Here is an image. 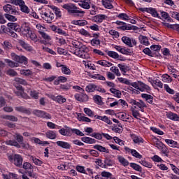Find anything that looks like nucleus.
<instances>
[{
    "label": "nucleus",
    "instance_id": "obj_48",
    "mask_svg": "<svg viewBox=\"0 0 179 179\" xmlns=\"http://www.w3.org/2000/svg\"><path fill=\"white\" fill-rule=\"evenodd\" d=\"M55 101H57L59 104H64V103L66 102V99L62 95H58L55 98Z\"/></svg>",
    "mask_w": 179,
    "mask_h": 179
},
{
    "label": "nucleus",
    "instance_id": "obj_14",
    "mask_svg": "<svg viewBox=\"0 0 179 179\" xmlns=\"http://www.w3.org/2000/svg\"><path fill=\"white\" fill-rule=\"evenodd\" d=\"M124 150L127 153H131V155L134 157H136V159H142V155H141L136 150L131 149L128 147H124Z\"/></svg>",
    "mask_w": 179,
    "mask_h": 179
},
{
    "label": "nucleus",
    "instance_id": "obj_21",
    "mask_svg": "<svg viewBox=\"0 0 179 179\" xmlns=\"http://www.w3.org/2000/svg\"><path fill=\"white\" fill-rule=\"evenodd\" d=\"M102 5L106 8V9H113L114 6L113 5V2L114 0H102Z\"/></svg>",
    "mask_w": 179,
    "mask_h": 179
},
{
    "label": "nucleus",
    "instance_id": "obj_1",
    "mask_svg": "<svg viewBox=\"0 0 179 179\" xmlns=\"http://www.w3.org/2000/svg\"><path fill=\"white\" fill-rule=\"evenodd\" d=\"M117 80L120 83H124V85L132 86V87L129 88V90H131L133 94H140L141 92H147V93H150V87L141 81L131 83L129 80L122 77L117 78Z\"/></svg>",
    "mask_w": 179,
    "mask_h": 179
},
{
    "label": "nucleus",
    "instance_id": "obj_51",
    "mask_svg": "<svg viewBox=\"0 0 179 179\" xmlns=\"http://www.w3.org/2000/svg\"><path fill=\"white\" fill-rule=\"evenodd\" d=\"M117 17L118 19H120L121 20H125V21L129 20V16L127 15V13H119L117 15Z\"/></svg>",
    "mask_w": 179,
    "mask_h": 179
},
{
    "label": "nucleus",
    "instance_id": "obj_60",
    "mask_svg": "<svg viewBox=\"0 0 179 179\" xmlns=\"http://www.w3.org/2000/svg\"><path fill=\"white\" fill-rule=\"evenodd\" d=\"M13 137L15 138V139H16L17 143H23V141H24L23 136H22L20 134L15 133Z\"/></svg>",
    "mask_w": 179,
    "mask_h": 179
},
{
    "label": "nucleus",
    "instance_id": "obj_25",
    "mask_svg": "<svg viewBox=\"0 0 179 179\" xmlns=\"http://www.w3.org/2000/svg\"><path fill=\"white\" fill-rule=\"evenodd\" d=\"M94 149H96V150H98L99 152H100L101 153H110V150H108V148H106V147H103L101 145H95L93 147Z\"/></svg>",
    "mask_w": 179,
    "mask_h": 179
},
{
    "label": "nucleus",
    "instance_id": "obj_42",
    "mask_svg": "<svg viewBox=\"0 0 179 179\" xmlns=\"http://www.w3.org/2000/svg\"><path fill=\"white\" fill-rule=\"evenodd\" d=\"M81 141L85 143H89L90 145L96 143V139L92 138L90 137H83L81 138Z\"/></svg>",
    "mask_w": 179,
    "mask_h": 179
},
{
    "label": "nucleus",
    "instance_id": "obj_43",
    "mask_svg": "<svg viewBox=\"0 0 179 179\" xmlns=\"http://www.w3.org/2000/svg\"><path fill=\"white\" fill-rule=\"evenodd\" d=\"M5 62L6 64H8V66H10V68H17V66H19V63H16L12 60L8 59H6Z\"/></svg>",
    "mask_w": 179,
    "mask_h": 179
},
{
    "label": "nucleus",
    "instance_id": "obj_55",
    "mask_svg": "<svg viewBox=\"0 0 179 179\" xmlns=\"http://www.w3.org/2000/svg\"><path fill=\"white\" fill-rule=\"evenodd\" d=\"M22 169L24 170H30L33 171L34 170V168L33 167V165L29 162H24L22 164Z\"/></svg>",
    "mask_w": 179,
    "mask_h": 179
},
{
    "label": "nucleus",
    "instance_id": "obj_18",
    "mask_svg": "<svg viewBox=\"0 0 179 179\" xmlns=\"http://www.w3.org/2000/svg\"><path fill=\"white\" fill-rule=\"evenodd\" d=\"M56 145H57L59 148H62V149L69 150L71 149V148H72L71 144L66 141H58L56 142Z\"/></svg>",
    "mask_w": 179,
    "mask_h": 179
},
{
    "label": "nucleus",
    "instance_id": "obj_4",
    "mask_svg": "<svg viewBox=\"0 0 179 179\" xmlns=\"http://www.w3.org/2000/svg\"><path fill=\"white\" fill-rule=\"evenodd\" d=\"M39 13L42 19L47 22V23H51L55 19V14L45 8L39 9Z\"/></svg>",
    "mask_w": 179,
    "mask_h": 179
},
{
    "label": "nucleus",
    "instance_id": "obj_52",
    "mask_svg": "<svg viewBox=\"0 0 179 179\" xmlns=\"http://www.w3.org/2000/svg\"><path fill=\"white\" fill-rule=\"evenodd\" d=\"M4 16L7 20H9V22H17L16 16L13 15L12 14H4Z\"/></svg>",
    "mask_w": 179,
    "mask_h": 179
},
{
    "label": "nucleus",
    "instance_id": "obj_41",
    "mask_svg": "<svg viewBox=\"0 0 179 179\" xmlns=\"http://www.w3.org/2000/svg\"><path fill=\"white\" fill-rule=\"evenodd\" d=\"M122 41L128 47H132V43H131V38L124 36L122 37Z\"/></svg>",
    "mask_w": 179,
    "mask_h": 179
},
{
    "label": "nucleus",
    "instance_id": "obj_20",
    "mask_svg": "<svg viewBox=\"0 0 179 179\" xmlns=\"http://www.w3.org/2000/svg\"><path fill=\"white\" fill-rule=\"evenodd\" d=\"M18 43L21 45V47L24 48V50H26V51H29V52H31V51H34L33 47H31L30 45H29L24 41L20 40Z\"/></svg>",
    "mask_w": 179,
    "mask_h": 179
},
{
    "label": "nucleus",
    "instance_id": "obj_28",
    "mask_svg": "<svg viewBox=\"0 0 179 179\" xmlns=\"http://www.w3.org/2000/svg\"><path fill=\"white\" fill-rule=\"evenodd\" d=\"M106 17H107V16L106 15L99 14V15H96L94 17V20L96 23H101L103 22V20H104Z\"/></svg>",
    "mask_w": 179,
    "mask_h": 179
},
{
    "label": "nucleus",
    "instance_id": "obj_37",
    "mask_svg": "<svg viewBox=\"0 0 179 179\" xmlns=\"http://www.w3.org/2000/svg\"><path fill=\"white\" fill-rule=\"evenodd\" d=\"M117 29H119V30H135V26L134 25H128L127 24V23H124V25L122 27H118Z\"/></svg>",
    "mask_w": 179,
    "mask_h": 179
},
{
    "label": "nucleus",
    "instance_id": "obj_49",
    "mask_svg": "<svg viewBox=\"0 0 179 179\" xmlns=\"http://www.w3.org/2000/svg\"><path fill=\"white\" fill-rule=\"evenodd\" d=\"M114 162L113 160L110 159H106L104 160V164H103V169H107V167H111L112 166H114Z\"/></svg>",
    "mask_w": 179,
    "mask_h": 179
},
{
    "label": "nucleus",
    "instance_id": "obj_58",
    "mask_svg": "<svg viewBox=\"0 0 179 179\" xmlns=\"http://www.w3.org/2000/svg\"><path fill=\"white\" fill-rule=\"evenodd\" d=\"M20 74L23 76H31V75H33V71H31L30 69H22L20 70Z\"/></svg>",
    "mask_w": 179,
    "mask_h": 179
},
{
    "label": "nucleus",
    "instance_id": "obj_45",
    "mask_svg": "<svg viewBox=\"0 0 179 179\" xmlns=\"http://www.w3.org/2000/svg\"><path fill=\"white\" fill-rule=\"evenodd\" d=\"M50 8L52 9V10H54L57 17H61V16H62V13L61 12V10L58 8V7L52 6Z\"/></svg>",
    "mask_w": 179,
    "mask_h": 179
},
{
    "label": "nucleus",
    "instance_id": "obj_27",
    "mask_svg": "<svg viewBox=\"0 0 179 179\" xmlns=\"http://www.w3.org/2000/svg\"><path fill=\"white\" fill-rule=\"evenodd\" d=\"M45 136L48 139H56L57 138V131L49 130L45 132Z\"/></svg>",
    "mask_w": 179,
    "mask_h": 179
},
{
    "label": "nucleus",
    "instance_id": "obj_36",
    "mask_svg": "<svg viewBox=\"0 0 179 179\" xmlns=\"http://www.w3.org/2000/svg\"><path fill=\"white\" fill-rule=\"evenodd\" d=\"M162 80L164 83H171L173 82V78L168 74H163L162 76Z\"/></svg>",
    "mask_w": 179,
    "mask_h": 179
},
{
    "label": "nucleus",
    "instance_id": "obj_12",
    "mask_svg": "<svg viewBox=\"0 0 179 179\" xmlns=\"http://www.w3.org/2000/svg\"><path fill=\"white\" fill-rule=\"evenodd\" d=\"M118 118L122 121H124L125 122H132V121H134L132 116L124 112H120L118 113Z\"/></svg>",
    "mask_w": 179,
    "mask_h": 179
},
{
    "label": "nucleus",
    "instance_id": "obj_63",
    "mask_svg": "<svg viewBox=\"0 0 179 179\" xmlns=\"http://www.w3.org/2000/svg\"><path fill=\"white\" fill-rule=\"evenodd\" d=\"M62 73H63L64 75H71V69L66 65L62 66Z\"/></svg>",
    "mask_w": 179,
    "mask_h": 179
},
{
    "label": "nucleus",
    "instance_id": "obj_61",
    "mask_svg": "<svg viewBox=\"0 0 179 179\" xmlns=\"http://www.w3.org/2000/svg\"><path fill=\"white\" fill-rule=\"evenodd\" d=\"M130 167H131V169L134 170H136V171H142V166H139L138 164L130 163Z\"/></svg>",
    "mask_w": 179,
    "mask_h": 179
},
{
    "label": "nucleus",
    "instance_id": "obj_34",
    "mask_svg": "<svg viewBox=\"0 0 179 179\" xmlns=\"http://www.w3.org/2000/svg\"><path fill=\"white\" fill-rule=\"evenodd\" d=\"M98 65H101V66H105L106 68H110V66H113V63L110 62H107L106 60H99L96 62Z\"/></svg>",
    "mask_w": 179,
    "mask_h": 179
},
{
    "label": "nucleus",
    "instance_id": "obj_7",
    "mask_svg": "<svg viewBox=\"0 0 179 179\" xmlns=\"http://www.w3.org/2000/svg\"><path fill=\"white\" fill-rule=\"evenodd\" d=\"M9 160L16 166V167H22L23 165V157L22 155L15 154L13 157H9Z\"/></svg>",
    "mask_w": 179,
    "mask_h": 179
},
{
    "label": "nucleus",
    "instance_id": "obj_23",
    "mask_svg": "<svg viewBox=\"0 0 179 179\" xmlns=\"http://www.w3.org/2000/svg\"><path fill=\"white\" fill-rule=\"evenodd\" d=\"M66 82H68V78H66V76H59L57 77L56 80H55L54 85L57 86L59 85V83H66Z\"/></svg>",
    "mask_w": 179,
    "mask_h": 179
},
{
    "label": "nucleus",
    "instance_id": "obj_33",
    "mask_svg": "<svg viewBox=\"0 0 179 179\" xmlns=\"http://www.w3.org/2000/svg\"><path fill=\"white\" fill-rule=\"evenodd\" d=\"M117 66L120 69V70L121 71V72H122V75H124V76H125V73H127V72H128V71H129V67H128V66H127L125 64H118Z\"/></svg>",
    "mask_w": 179,
    "mask_h": 179
},
{
    "label": "nucleus",
    "instance_id": "obj_24",
    "mask_svg": "<svg viewBox=\"0 0 179 179\" xmlns=\"http://www.w3.org/2000/svg\"><path fill=\"white\" fill-rule=\"evenodd\" d=\"M7 26L11 30H15V31H20V26L17 24L16 22H8Z\"/></svg>",
    "mask_w": 179,
    "mask_h": 179
},
{
    "label": "nucleus",
    "instance_id": "obj_8",
    "mask_svg": "<svg viewBox=\"0 0 179 179\" xmlns=\"http://www.w3.org/2000/svg\"><path fill=\"white\" fill-rule=\"evenodd\" d=\"M3 9L4 12H6V15H19V11L15 6L10 4H6L3 6Z\"/></svg>",
    "mask_w": 179,
    "mask_h": 179
},
{
    "label": "nucleus",
    "instance_id": "obj_26",
    "mask_svg": "<svg viewBox=\"0 0 179 179\" xmlns=\"http://www.w3.org/2000/svg\"><path fill=\"white\" fill-rule=\"evenodd\" d=\"M166 117L172 121H179V116L176 113L173 112H169L166 113Z\"/></svg>",
    "mask_w": 179,
    "mask_h": 179
},
{
    "label": "nucleus",
    "instance_id": "obj_17",
    "mask_svg": "<svg viewBox=\"0 0 179 179\" xmlns=\"http://www.w3.org/2000/svg\"><path fill=\"white\" fill-rule=\"evenodd\" d=\"M59 134L63 136H72V129L70 127L62 128L59 130Z\"/></svg>",
    "mask_w": 179,
    "mask_h": 179
},
{
    "label": "nucleus",
    "instance_id": "obj_59",
    "mask_svg": "<svg viewBox=\"0 0 179 179\" xmlns=\"http://www.w3.org/2000/svg\"><path fill=\"white\" fill-rule=\"evenodd\" d=\"M151 83H152V86H155V85H156V86H157L160 89H163V83H162V81H160V80H159V79H156L155 80H152L151 82Z\"/></svg>",
    "mask_w": 179,
    "mask_h": 179
},
{
    "label": "nucleus",
    "instance_id": "obj_32",
    "mask_svg": "<svg viewBox=\"0 0 179 179\" xmlns=\"http://www.w3.org/2000/svg\"><path fill=\"white\" fill-rule=\"evenodd\" d=\"M136 106L131 107L130 108V111L131 112V115L134 118H136V120H138L141 118V113H139V110H136Z\"/></svg>",
    "mask_w": 179,
    "mask_h": 179
},
{
    "label": "nucleus",
    "instance_id": "obj_29",
    "mask_svg": "<svg viewBox=\"0 0 179 179\" xmlns=\"http://www.w3.org/2000/svg\"><path fill=\"white\" fill-rule=\"evenodd\" d=\"M138 40L141 43V44H143V45H149V44H150L149 43V39H148V37L143 36V35H140L138 36Z\"/></svg>",
    "mask_w": 179,
    "mask_h": 179
},
{
    "label": "nucleus",
    "instance_id": "obj_19",
    "mask_svg": "<svg viewBox=\"0 0 179 179\" xmlns=\"http://www.w3.org/2000/svg\"><path fill=\"white\" fill-rule=\"evenodd\" d=\"M164 142L168 146H170V148L179 149V143L173 139H164Z\"/></svg>",
    "mask_w": 179,
    "mask_h": 179
},
{
    "label": "nucleus",
    "instance_id": "obj_35",
    "mask_svg": "<svg viewBox=\"0 0 179 179\" xmlns=\"http://www.w3.org/2000/svg\"><path fill=\"white\" fill-rule=\"evenodd\" d=\"M159 13L163 19H165V20H167L169 22H173V19H171V17H170V15H169V13L167 12L160 10Z\"/></svg>",
    "mask_w": 179,
    "mask_h": 179
},
{
    "label": "nucleus",
    "instance_id": "obj_40",
    "mask_svg": "<svg viewBox=\"0 0 179 179\" xmlns=\"http://www.w3.org/2000/svg\"><path fill=\"white\" fill-rule=\"evenodd\" d=\"M15 111H18V113H22L24 114H30V110L29 109H26V108L23 106H17L15 108Z\"/></svg>",
    "mask_w": 179,
    "mask_h": 179
},
{
    "label": "nucleus",
    "instance_id": "obj_46",
    "mask_svg": "<svg viewBox=\"0 0 179 179\" xmlns=\"http://www.w3.org/2000/svg\"><path fill=\"white\" fill-rule=\"evenodd\" d=\"M141 97L143 99H145L146 101H148V103H150V104H152V103H153V96H152V95H149L148 94H142Z\"/></svg>",
    "mask_w": 179,
    "mask_h": 179
},
{
    "label": "nucleus",
    "instance_id": "obj_47",
    "mask_svg": "<svg viewBox=\"0 0 179 179\" xmlns=\"http://www.w3.org/2000/svg\"><path fill=\"white\" fill-rule=\"evenodd\" d=\"M83 62L85 68H88V69H90L91 71L96 70V66H94V64L90 63V62L83 61Z\"/></svg>",
    "mask_w": 179,
    "mask_h": 179
},
{
    "label": "nucleus",
    "instance_id": "obj_38",
    "mask_svg": "<svg viewBox=\"0 0 179 179\" xmlns=\"http://www.w3.org/2000/svg\"><path fill=\"white\" fill-rule=\"evenodd\" d=\"M6 145H8L9 146H15L18 149L20 148V144H19L16 140H8L6 141Z\"/></svg>",
    "mask_w": 179,
    "mask_h": 179
},
{
    "label": "nucleus",
    "instance_id": "obj_56",
    "mask_svg": "<svg viewBox=\"0 0 179 179\" xmlns=\"http://www.w3.org/2000/svg\"><path fill=\"white\" fill-rule=\"evenodd\" d=\"M71 45H73V47H74L75 48H78V49H79L80 48H81L83 45L82 42L77 41V40L71 41Z\"/></svg>",
    "mask_w": 179,
    "mask_h": 179
},
{
    "label": "nucleus",
    "instance_id": "obj_5",
    "mask_svg": "<svg viewBox=\"0 0 179 179\" xmlns=\"http://www.w3.org/2000/svg\"><path fill=\"white\" fill-rule=\"evenodd\" d=\"M10 3L20 6L21 12L24 13H30V9L26 6L24 1L23 0H9Z\"/></svg>",
    "mask_w": 179,
    "mask_h": 179
},
{
    "label": "nucleus",
    "instance_id": "obj_15",
    "mask_svg": "<svg viewBox=\"0 0 179 179\" xmlns=\"http://www.w3.org/2000/svg\"><path fill=\"white\" fill-rule=\"evenodd\" d=\"M20 31H22L23 36H25V37H27L28 36H30V32L31 31V29H30L29 24L24 23L22 25Z\"/></svg>",
    "mask_w": 179,
    "mask_h": 179
},
{
    "label": "nucleus",
    "instance_id": "obj_10",
    "mask_svg": "<svg viewBox=\"0 0 179 179\" xmlns=\"http://www.w3.org/2000/svg\"><path fill=\"white\" fill-rule=\"evenodd\" d=\"M73 2L78 3L79 6L83 9H90L92 0H72Z\"/></svg>",
    "mask_w": 179,
    "mask_h": 179
},
{
    "label": "nucleus",
    "instance_id": "obj_2",
    "mask_svg": "<svg viewBox=\"0 0 179 179\" xmlns=\"http://www.w3.org/2000/svg\"><path fill=\"white\" fill-rule=\"evenodd\" d=\"M70 52H72L74 55L79 57V58H83V59H90V55H89V48L85 45H83L76 50L71 49Z\"/></svg>",
    "mask_w": 179,
    "mask_h": 179
},
{
    "label": "nucleus",
    "instance_id": "obj_22",
    "mask_svg": "<svg viewBox=\"0 0 179 179\" xmlns=\"http://www.w3.org/2000/svg\"><path fill=\"white\" fill-rule=\"evenodd\" d=\"M115 50H116V51H118V52H120V54H123L124 55H128L129 51L128 50V49H126L125 48L121 46V45H115L114 46Z\"/></svg>",
    "mask_w": 179,
    "mask_h": 179
},
{
    "label": "nucleus",
    "instance_id": "obj_44",
    "mask_svg": "<svg viewBox=\"0 0 179 179\" xmlns=\"http://www.w3.org/2000/svg\"><path fill=\"white\" fill-rule=\"evenodd\" d=\"M73 24L76 26H86L87 24V21L85 20H78L73 21Z\"/></svg>",
    "mask_w": 179,
    "mask_h": 179
},
{
    "label": "nucleus",
    "instance_id": "obj_3",
    "mask_svg": "<svg viewBox=\"0 0 179 179\" xmlns=\"http://www.w3.org/2000/svg\"><path fill=\"white\" fill-rule=\"evenodd\" d=\"M63 9H66L68 13L73 15V16H79V15H85V11L79 10V8L72 3H65L62 6Z\"/></svg>",
    "mask_w": 179,
    "mask_h": 179
},
{
    "label": "nucleus",
    "instance_id": "obj_31",
    "mask_svg": "<svg viewBox=\"0 0 179 179\" xmlns=\"http://www.w3.org/2000/svg\"><path fill=\"white\" fill-rule=\"evenodd\" d=\"M3 120H8V121H12L13 122H17V117L13 115H3L1 116Z\"/></svg>",
    "mask_w": 179,
    "mask_h": 179
},
{
    "label": "nucleus",
    "instance_id": "obj_30",
    "mask_svg": "<svg viewBox=\"0 0 179 179\" xmlns=\"http://www.w3.org/2000/svg\"><path fill=\"white\" fill-rule=\"evenodd\" d=\"M117 159L119 163H120V164H122V166L124 167H127V166L129 165V162H128V160L124 159V157L121 155L117 156Z\"/></svg>",
    "mask_w": 179,
    "mask_h": 179
},
{
    "label": "nucleus",
    "instance_id": "obj_39",
    "mask_svg": "<svg viewBox=\"0 0 179 179\" xmlns=\"http://www.w3.org/2000/svg\"><path fill=\"white\" fill-rule=\"evenodd\" d=\"M106 54L110 58H113V59H118V58H120V55H118L115 51L108 50V51H106Z\"/></svg>",
    "mask_w": 179,
    "mask_h": 179
},
{
    "label": "nucleus",
    "instance_id": "obj_9",
    "mask_svg": "<svg viewBox=\"0 0 179 179\" xmlns=\"http://www.w3.org/2000/svg\"><path fill=\"white\" fill-rule=\"evenodd\" d=\"M10 56H11L12 59H13V61H15V62H17V64H24V65H27V64H28L27 57L19 56L13 52L11 53Z\"/></svg>",
    "mask_w": 179,
    "mask_h": 179
},
{
    "label": "nucleus",
    "instance_id": "obj_13",
    "mask_svg": "<svg viewBox=\"0 0 179 179\" xmlns=\"http://www.w3.org/2000/svg\"><path fill=\"white\" fill-rule=\"evenodd\" d=\"M130 137L135 145H142V143H145V140L141 136H138L135 134H131Z\"/></svg>",
    "mask_w": 179,
    "mask_h": 179
},
{
    "label": "nucleus",
    "instance_id": "obj_50",
    "mask_svg": "<svg viewBox=\"0 0 179 179\" xmlns=\"http://www.w3.org/2000/svg\"><path fill=\"white\" fill-rule=\"evenodd\" d=\"M110 93L114 94L115 97H117V99H120V97H121V91L115 88H110Z\"/></svg>",
    "mask_w": 179,
    "mask_h": 179
},
{
    "label": "nucleus",
    "instance_id": "obj_54",
    "mask_svg": "<svg viewBox=\"0 0 179 179\" xmlns=\"http://www.w3.org/2000/svg\"><path fill=\"white\" fill-rule=\"evenodd\" d=\"M96 90V85L94 84H89L85 87V91L87 92V93H92V92H94Z\"/></svg>",
    "mask_w": 179,
    "mask_h": 179
},
{
    "label": "nucleus",
    "instance_id": "obj_11",
    "mask_svg": "<svg viewBox=\"0 0 179 179\" xmlns=\"http://www.w3.org/2000/svg\"><path fill=\"white\" fill-rule=\"evenodd\" d=\"M34 113L35 115L39 117L40 118H44L45 120H51L52 118L51 115H50V113H48L43 110H35Z\"/></svg>",
    "mask_w": 179,
    "mask_h": 179
},
{
    "label": "nucleus",
    "instance_id": "obj_6",
    "mask_svg": "<svg viewBox=\"0 0 179 179\" xmlns=\"http://www.w3.org/2000/svg\"><path fill=\"white\" fill-rule=\"evenodd\" d=\"M138 10L140 12H143L145 13H149V15H151L152 17H157L158 19H160V15H159V13L157 12V9L156 8L153 7H144V8H138Z\"/></svg>",
    "mask_w": 179,
    "mask_h": 179
},
{
    "label": "nucleus",
    "instance_id": "obj_64",
    "mask_svg": "<svg viewBox=\"0 0 179 179\" xmlns=\"http://www.w3.org/2000/svg\"><path fill=\"white\" fill-rule=\"evenodd\" d=\"M170 15L171 17L173 19H176V20H178L179 22V13L177 11L171 10L170 11Z\"/></svg>",
    "mask_w": 179,
    "mask_h": 179
},
{
    "label": "nucleus",
    "instance_id": "obj_16",
    "mask_svg": "<svg viewBox=\"0 0 179 179\" xmlns=\"http://www.w3.org/2000/svg\"><path fill=\"white\" fill-rule=\"evenodd\" d=\"M74 97L76 100L81 102L88 101L89 100V96L86 94H76Z\"/></svg>",
    "mask_w": 179,
    "mask_h": 179
},
{
    "label": "nucleus",
    "instance_id": "obj_57",
    "mask_svg": "<svg viewBox=\"0 0 179 179\" xmlns=\"http://www.w3.org/2000/svg\"><path fill=\"white\" fill-rule=\"evenodd\" d=\"M15 94L16 96H18V97H22L23 99H29V96L27 94L24 92V91H15Z\"/></svg>",
    "mask_w": 179,
    "mask_h": 179
},
{
    "label": "nucleus",
    "instance_id": "obj_62",
    "mask_svg": "<svg viewBox=\"0 0 179 179\" xmlns=\"http://www.w3.org/2000/svg\"><path fill=\"white\" fill-rule=\"evenodd\" d=\"M101 177H103L104 178H110L112 179L113 178V173L103 171L101 173Z\"/></svg>",
    "mask_w": 179,
    "mask_h": 179
},
{
    "label": "nucleus",
    "instance_id": "obj_53",
    "mask_svg": "<svg viewBox=\"0 0 179 179\" xmlns=\"http://www.w3.org/2000/svg\"><path fill=\"white\" fill-rule=\"evenodd\" d=\"M14 80L18 85H23V86H27V81H26V80H24L23 78H20L17 77L14 79Z\"/></svg>",
    "mask_w": 179,
    "mask_h": 179
}]
</instances>
